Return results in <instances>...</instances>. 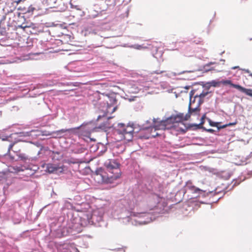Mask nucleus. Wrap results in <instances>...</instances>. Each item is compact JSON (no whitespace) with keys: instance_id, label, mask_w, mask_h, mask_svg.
<instances>
[{"instance_id":"6","label":"nucleus","mask_w":252,"mask_h":252,"mask_svg":"<svg viewBox=\"0 0 252 252\" xmlns=\"http://www.w3.org/2000/svg\"><path fill=\"white\" fill-rule=\"evenodd\" d=\"M58 170H60L61 172L63 171V168L59 165L52 163H48L46 165V171L49 173H54Z\"/></svg>"},{"instance_id":"4","label":"nucleus","mask_w":252,"mask_h":252,"mask_svg":"<svg viewBox=\"0 0 252 252\" xmlns=\"http://www.w3.org/2000/svg\"><path fill=\"white\" fill-rule=\"evenodd\" d=\"M220 83L223 85H229L231 87L238 90L240 92L245 93L247 95L252 97V89H246L239 85L234 84L232 83L229 80H222L220 82Z\"/></svg>"},{"instance_id":"31","label":"nucleus","mask_w":252,"mask_h":252,"mask_svg":"<svg viewBox=\"0 0 252 252\" xmlns=\"http://www.w3.org/2000/svg\"><path fill=\"white\" fill-rule=\"evenodd\" d=\"M237 67H233L232 68H233V69H235V68H236Z\"/></svg>"},{"instance_id":"7","label":"nucleus","mask_w":252,"mask_h":252,"mask_svg":"<svg viewBox=\"0 0 252 252\" xmlns=\"http://www.w3.org/2000/svg\"><path fill=\"white\" fill-rule=\"evenodd\" d=\"M154 124L153 127L154 128L155 132L157 130H165L166 129L164 126V125H163V120L162 121H158V120H156L154 119L153 120Z\"/></svg>"},{"instance_id":"14","label":"nucleus","mask_w":252,"mask_h":252,"mask_svg":"<svg viewBox=\"0 0 252 252\" xmlns=\"http://www.w3.org/2000/svg\"><path fill=\"white\" fill-rule=\"evenodd\" d=\"M213 64H215V65L214 66L210 68L209 70H214L218 72L220 71V68L219 67L220 66V64L219 63H214L211 62L209 63H208L207 64H206V66H209L211 65H213Z\"/></svg>"},{"instance_id":"16","label":"nucleus","mask_w":252,"mask_h":252,"mask_svg":"<svg viewBox=\"0 0 252 252\" xmlns=\"http://www.w3.org/2000/svg\"><path fill=\"white\" fill-rule=\"evenodd\" d=\"M186 188L189 189L193 190L196 192L200 190L199 189L195 188L194 186H191L190 182L187 183Z\"/></svg>"},{"instance_id":"3","label":"nucleus","mask_w":252,"mask_h":252,"mask_svg":"<svg viewBox=\"0 0 252 252\" xmlns=\"http://www.w3.org/2000/svg\"><path fill=\"white\" fill-rule=\"evenodd\" d=\"M118 134L123 136V138L128 141L132 139L134 132V127L132 126L121 124L119 125V128L117 130Z\"/></svg>"},{"instance_id":"21","label":"nucleus","mask_w":252,"mask_h":252,"mask_svg":"<svg viewBox=\"0 0 252 252\" xmlns=\"http://www.w3.org/2000/svg\"><path fill=\"white\" fill-rule=\"evenodd\" d=\"M220 82H217L216 81H212L211 82H210V84L212 86H214V87H217V86H219V84Z\"/></svg>"},{"instance_id":"27","label":"nucleus","mask_w":252,"mask_h":252,"mask_svg":"<svg viewBox=\"0 0 252 252\" xmlns=\"http://www.w3.org/2000/svg\"><path fill=\"white\" fill-rule=\"evenodd\" d=\"M142 47H141V46L140 45H138V47H137V49H141Z\"/></svg>"},{"instance_id":"18","label":"nucleus","mask_w":252,"mask_h":252,"mask_svg":"<svg viewBox=\"0 0 252 252\" xmlns=\"http://www.w3.org/2000/svg\"><path fill=\"white\" fill-rule=\"evenodd\" d=\"M209 123L211 126L217 127L218 129H219V127H220V126H221L220 125V123L214 122L212 121L210 119L209 120Z\"/></svg>"},{"instance_id":"2","label":"nucleus","mask_w":252,"mask_h":252,"mask_svg":"<svg viewBox=\"0 0 252 252\" xmlns=\"http://www.w3.org/2000/svg\"><path fill=\"white\" fill-rule=\"evenodd\" d=\"M117 100L114 94H107L104 93L101 94L99 95L98 104L102 107V110L104 114L102 116L99 115L97 120H99L102 117H104L108 113H112L117 109Z\"/></svg>"},{"instance_id":"25","label":"nucleus","mask_w":252,"mask_h":252,"mask_svg":"<svg viewBox=\"0 0 252 252\" xmlns=\"http://www.w3.org/2000/svg\"><path fill=\"white\" fill-rule=\"evenodd\" d=\"M164 72H165V71H164V70H156V71H154V73L155 74H158L162 73H163Z\"/></svg>"},{"instance_id":"24","label":"nucleus","mask_w":252,"mask_h":252,"mask_svg":"<svg viewBox=\"0 0 252 252\" xmlns=\"http://www.w3.org/2000/svg\"><path fill=\"white\" fill-rule=\"evenodd\" d=\"M204 116L202 117L201 123L199 125H197V126L198 128H201V126H202L204 124Z\"/></svg>"},{"instance_id":"20","label":"nucleus","mask_w":252,"mask_h":252,"mask_svg":"<svg viewBox=\"0 0 252 252\" xmlns=\"http://www.w3.org/2000/svg\"><path fill=\"white\" fill-rule=\"evenodd\" d=\"M17 156H18L19 158H20L21 159L26 160L28 159L27 156H26L25 154H17Z\"/></svg>"},{"instance_id":"11","label":"nucleus","mask_w":252,"mask_h":252,"mask_svg":"<svg viewBox=\"0 0 252 252\" xmlns=\"http://www.w3.org/2000/svg\"><path fill=\"white\" fill-rule=\"evenodd\" d=\"M12 135L13 134H11L9 136L5 138L2 139V140L3 141L6 140V141H9L11 142V143L10 144V145H9V147H8L7 154H10V151L12 150V148H13L14 145L17 143V141H13L11 140Z\"/></svg>"},{"instance_id":"8","label":"nucleus","mask_w":252,"mask_h":252,"mask_svg":"<svg viewBox=\"0 0 252 252\" xmlns=\"http://www.w3.org/2000/svg\"><path fill=\"white\" fill-rule=\"evenodd\" d=\"M171 117L172 119L174 125L175 126L177 124L182 122L184 120H186L185 119V116L184 117L183 114L172 116Z\"/></svg>"},{"instance_id":"9","label":"nucleus","mask_w":252,"mask_h":252,"mask_svg":"<svg viewBox=\"0 0 252 252\" xmlns=\"http://www.w3.org/2000/svg\"><path fill=\"white\" fill-rule=\"evenodd\" d=\"M195 91L194 90H191L189 93V104H191V106H194L195 103L197 102V100H198V95L197 94H195L194 96Z\"/></svg>"},{"instance_id":"23","label":"nucleus","mask_w":252,"mask_h":252,"mask_svg":"<svg viewBox=\"0 0 252 252\" xmlns=\"http://www.w3.org/2000/svg\"><path fill=\"white\" fill-rule=\"evenodd\" d=\"M192 42L195 43V44H199L202 42V39L200 38H198L196 39L193 40Z\"/></svg>"},{"instance_id":"26","label":"nucleus","mask_w":252,"mask_h":252,"mask_svg":"<svg viewBox=\"0 0 252 252\" xmlns=\"http://www.w3.org/2000/svg\"><path fill=\"white\" fill-rule=\"evenodd\" d=\"M207 130L210 132H212L213 131H214V130H213L212 129H207Z\"/></svg>"},{"instance_id":"15","label":"nucleus","mask_w":252,"mask_h":252,"mask_svg":"<svg viewBox=\"0 0 252 252\" xmlns=\"http://www.w3.org/2000/svg\"><path fill=\"white\" fill-rule=\"evenodd\" d=\"M79 127L77 128H71L69 129H62L61 130H58L56 131L55 133L57 134H62L63 133H64L65 132L68 131V132H73L76 129H78Z\"/></svg>"},{"instance_id":"22","label":"nucleus","mask_w":252,"mask_h":252,"mask_svg":"<svg viewBox=\"0 0 252 252\" xmlns=\"http://www.w3.org/2000/svg\"><path fill=\"white\" fill-rule=\"evenodd\" d=\"M34 10H35V8L34 7H33L32 5H30L28 8L27 12L28 13H32Z\"/></svg>"},{"instance_id":"17","label":"nucleus","mask_w":252,"mask_h":252,"mask_svg":"<svg viewBox=\"0 0 252 252\" xmlns=\"http://www.w3.org/2000/svg\"><path fill=\"white\" fill-rule=\"evenodd\" d=\"M237 124V121L236 120L234 122L229 123L228 124H225V125L221 126L219 127V129H222V128H225V127H226L227 126H234V125H236Z\"/></svg>"},{"instance_id":"10","label":"nucleus","mask_w":252,"mask_h":252,"mask_svg":"<svg viewBox=\"0 0 252 252\" xmlns=\"http://www.w3.org/2000/svg\"><path fill=\"white\" fill-rule=\"evenodd\" d=\"M163 123L166 129H171L175 127V125H174L171 117L165 120H163Z\"/></svg>"},{"instance_id":"13","label":"nucleus","mask_w":252,"mask_h":252,"mask_svg":"<svg viewBox=\"0 0 252 252\" xmlns=\"http://www.w3.org/2000/svg\"><path fill=\"white\" fill-rule=\"evenodd\" d=\"M57 0H43V3L49 8H52L55 7Z\"/></svg>"},{"instance_id":"12","label":"nucleus","mask_w":252,"mask_h":252,"mask_svg":"<svg viewBox=\"0 0 252 252\" xmlns=\"http://www.w3.org/2000/svg\"><path fill=\"white\" fill-rule=\"evenodd\" d=\"M209 93L208 92H203L202 93H200V94H198V100H197L196 102H200V104L203 103L204 102V99L205 96H206Z\"/></svg>"},{"instance_id":"30","label":"nucleus","mask_w":252,"mask_h":252,"mask_svg":"<svg viewBox=\"0 0 252 252\" xmlns=\"http://www.w3.org/2000/svg\"><path fill=\"white\" fill-rule=\"evenodd\" d=\"M189 88V87H186L185 88L187 89H188Z\"/></svg>"},{"instance_id":"19","label":"nucleus","mask_w":252,"mask_h":252,"mask_svg":"<svg viewBox=\"0 0 252 252\" xmlns=\"http://www.w3.org/2000/svg\"><path fill=\"white\" fill-rule=\"evenodd\" d=\"M151 133L150 136H151V137H155L157 136H158L159 135L158 132H156V131L155 132L154 128L153 127H152L151 128Z\"/></svg>"},{"instance_id":"1","label":"nucleus","mask_w":252,"mask_h":252,"mask_svg":"<svg viewBox=\"0 0 252 252\" xmlns=\"http://www.w3.org/2000/svg\"><path fill=\"white\" fill-rule=\"evenodd\" d=\"M104 165L105 169L100 168L96 170L94 179L98 183H112L120 177V164L115 160H108Z\"/></svg>"},{"instance_id":"29","label":"nucleus","mask_w":252,"mask_h":252,"mask_svg":"<svg viewBox=\"0 0 252 252\" xmlns=\"http://www.w3.org/2000/svg\"><path fill=\"white\" fill-rule=\"evenodd\" d=\"M20 150H17V151H14V152H15V153H18V152H20Z\"/></svg>"},{"instance_id":"28","label":"nucleus","mask_w":252,"mask_h":252,"mask_svg":"<svg viewBox=\"0 0 252 252\" xmlns=\"http://www.w3.org/2000/svg\"><path fill=\"white\" fill-rule=\"evenodd\" d=\"M21 1V0H18L17 1H16V3H17V4H18V3H19Z\"/></svg>"},{"instance_id":"5","label":"nucleus","mask_w":252,"mask_h":252,"mask_svg":"<svg viewBox=\"0 0 252 252\" xmlns=\"http://www.w3.org/2000/svg\"><path fill=\"white\" fill-rule=\"evenodd\" d=\"M200 102H196L194 106H191L190 104L189 105L188 113L185 115V119L188 120L191 115H195L199 114L200 111Z\"/></svg>"}]
</instances>
